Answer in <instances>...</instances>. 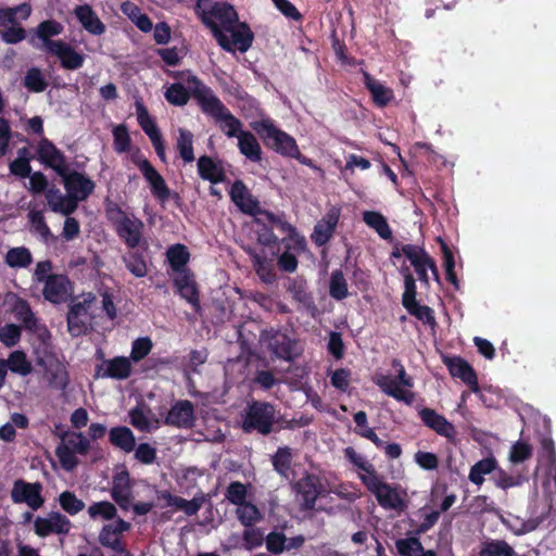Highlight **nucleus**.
<instances>
[{"label": "nucleus", "instance_id": "obj_1", "mask_svg": "<svg viewBox=\"0 0 556 556\" xmlns=\"http://www.w3.org/2000/svg\"><path fill=\"white\" fill-rule=\"evenodd\" d=\"M194 10L225 51L235 52L238 49L244 53L252 47L254 34L245 22L239 23L238 13L232 4L198 0Z\"/></svg>", "mask_w": 556, "mask_h": 556}, {"label": "nucleus", "instance_id": "obj_2", "mask_svg": "<svg viewBox=\"0 0 556 556\" xmlns=\"http://www.w3.org/2000/svg\"><path fill=\"white\" fill-rule=\"evenodd\" d=\"M188 83L192 84V97L197 101L201 111L219 123L220 130L229 138L238 137L243 131L242 123L237 118L230 110L214 93L213 89L206 86L195 75L188 77Z\"/></svg>", "mask_w": 556, "mask_h": 556}, {"label": "nucleus", "instance_id": "obj_3", "mask_svg": "<svg viewBox=\"0 0 556 556\" xmlns=\"http://www.w3.org/2000/svg\"><path fill=\"white\" fill-rule=\"evenodd\" d=\"M105 216L118 238L128 249H136L143 240V222L134 214L126 213L118 203L106 200Z\"/></svg>", "mask_w": 556, "mask_h": 556}, {"label": "nucleus", "instance_id": "obj_4", "mask_svg": "<svg viewBox=\"0 0 556 556\" xmlns=\"http://www.w3.org/2000/svg\"><path fill=\"white\" fill-rule=\"evenodd\" d=\"M252 128L262 138L264 144L276 153L300 160L301 152L295 139L279 129L270 118H263L252 123Z\"/></svg>", "mask_w": 556, "mask_h": 556}, {"label": "nucleus", "instance_id": "obj_5", "mask_svg": "<svg viewBox=\"0 0 556 556\" xmlns=\"http://www.w3.org/2000/svg\"><path fill=\"white\" fill-rule=\"evenodd\" d=\"M252 128L262 138L264 144L276 153L300 160L301 152L295 139L279 129L270 118H263L252 123Z\"/></svg>", "mask_w": 556, "mask_h": 556}, {"label": "nucleus", "instance_id": "obj_6", "mask_svg": "<svg viewBox=\"0 0 556 556\" xmlns=\"http://www.w3.org/2000/svg\"><path fill=\"white\" fill-rule=\"evenodd\" d=\"M278 414L279 410L274 404L253 400L248 403L242 416V430L245 433L256 432L262 435H268L275 431Z\"/></svg>", "mask_w": 556, "mask_h": 556}, {"label": "nucleus", "instance_id": "obj_7", "mask_svg": "<svg viewBox=\"0 0 556 556\" xmlns=\"http://www.w3.org/2000/svg\"><path fill=\"white\" fill-rule=\"evenodd\" d=\"M361 481L375 495L382 508L403 511L407 507L404 500L405 492H401L399 488L384 482L379 473L371 477H361Z\"/></svg>", "mask_w": 556, "mask_h": 556}, {"label": "nucleus", "instance_id": "obj_8", "mask_svg": "<svg viewBox=\"0 0 556 556\" xmlns=\"http://www.w3.org/2000/svg\"><path fill=\"white\" fill-rule=\"evenodd\" d=\"M260 341L279 359L292 361L296 354L293 351L295 340H292L287 332L281 329H263L260 334Z\"/></svg>", "mask_w": 556, "mask_h": 556}, {"label": "nucleus", "instance_id": "obj_9", "mask_svg": "<svg viewBox=\"0 0 556 556\" xmlns=\"http://www.w3.org/2000/svg\"><path fill=\"white\" fill-rule=\"evenodd\" d=\"M36 159L46 168H51L58 176L70 168L65 154L47 137H42L36 147Z\"/></svg>", "mask_w": 556, "mask_h": 556}, {"label": "nucleus", "instance_id": "obj_10", "mask_svg": "<svg viewBox=\"0 0 556 556\" xmlns=\"http://www.w3.org/2000/svg\"><path fill=\"white\" fill-rule=\"evenodd\" d=\"M132 163L148 181L152 195L161 203L168 201L170 198V189L151 162L143 156H134Z\"/></svg>", "mask_w": 556, "mask_h": 556}, {"label": "nucleus", "instance_id": "obj_11", "mask_svg": "<svg viewBox=\"0 0 556 556\" xmlns=\"http://www.w3.org/2000/svg\"><path fill=\"white\" fill-rule=\"evenodd\" d=\"M296 500L300 503L301 510H312L315 508L316 500L323 493V484L319 478L313 473H306L293 484Z\"/></svg>", "mask_w": 556, "mask_h": 556}, {"label": "nucleus", "instance_id": "obj_12", "mask_svg": "<svg viewBox=\"0 0 556 556\" xmlns=\"http://www.w3.org/2000/svg\"><path fill=\"white\" fill-rule=\"evenodd\" d=\"M60 177L66 192L74 199L77 205L79 201H85L94 191L96 184L84 173L68 168Z\"/></svg>", "mask_w": 556, "mask_h": 556}, {"label": "nucleus", "instance_id": "obj_13", "mask_svg": "<svg viewBox=\"0 0 556 556\" xmlns=\"http://www.w3.org/2000/svg\"><path fill=\"white\" fill-rule=\"evenodd\" d=\"M91 298L85 299L81 302L74 303L70 306L66 321H67V330L72 337H80L86 334L89 325L91 321V316L89 314V308L94 296L89 294Z\"/></svg>", "mask_w": 556, "mask_h": 556}, {"label": "nucleus", "instance_id": "obj_14", "mask_svg": "<svg viewBox=\"0 0 556 556\" xmlns=\"http://www.w3.org/2000/svg\"><path fill=\"white\" fill-rule=\"evenodd\" d=\"M41 483H30L23 479H17L14 481L13 488L11 490V500L15 504L25 503L33 510H37L45 503V498L41 495Z\"/></svg>", "mask_w": 556, "mask_h": 556}, {"label": "nucleus", "instance_id": "obj_15", "mask_svg": "<svg viewBox=\"0 0 556 556\" xmlns=\"http://www.w3.org/2000/svg\"><path fill=\"white\" fill-rule=\"evenodd\" d=\"M137 121L144 134L150 138L154 150L162 162H166L165 146L155 121L140 101H136Z\"/></svg>", "mask_w": 556, "mask_h": 556}, {"label": "nucleus", "instance_id": "obj_16", "mask_svg": "<svg viewBox=\"0 0 556 556\" xmlns=\"http://www.w3.org/2000/svg\"><path fill=\"white\" fill-rule=\"evenodd\" d=\"M418 416L427 428L434 431L438 435L445 438L448 442L455 443L457 430L455 426L445 418V416L430 407L420 408L418 410Z\"/></svg>", "mask_w": 556, "mask_h": 556}, {"label": "nucleus", "instance_id": "obj_17", "mask_svg": "<svg viewBox=\"0 0 556 556\" xmlns=\"http://www.w3.org/2000/svg\"><path fill=\"white\" fill-rule=\"evenodd\" d=\"M72 528L71 520L59 511H51L48 517H37L34 521V531L40 538L51 534H68Z\"/></svg>", "mask_w": 556, "mask_h": 556}, {"label": "nucleus", "instance_id": "obj_18", "mask_svg": "<svg viewBox=\"0 0 556 556\" xmlns=\"http://www.w3.org/2000/svg\"><path fill=\"white\" fill-rule=\"evenodd\" d=\"M130 527V523L122 518H117L113 523L104 525L99 533V543L115 553H124L126 547L122 541V534Z\"/></svg>", "mask_w": 556, "mask_h": 556}, {"label": "nucleus", "instance_id": "obj_19", "mask_svg": "<svg viewBox=\"0 0 556 556\" xmlns=\"http://www.w3.org/2000/svg\"><path fill=\"white\" fill-rule=\"evenodd\" d=\"M132 365L126 356H115L104 359L96 366V377L114 380H126L131 376Z\"/></svg>", "mask_w": 556, "mask_h": 556}, {"label": "nucleus", "instance_id": "obj_20", "mask_svg": "<svg viewBox=\"0 0 556 556\" xmlns=\"http://www.w3.org/2000/svg\"><path fill=\"white\" fill-rule=\"evenodd\" d=\"M164 424L179 429H191L195 424L194 406L189 400H179L168 410Z\"/></svg>", "mask_w": 556, "mask_h": 556}, {"label": "nucleus", "instance_id": "obj_21", "mask_svg": "<svg viewBox=\"0 0 556 556\" xmlns=\"http://www.w3.org/2000/svg\"><path fill=\"white\" fill-rule=\"evenodd\" d=\"M443 363L452 377L460 379L472 392L479 391L477 374L468 362L460 356H444Z\"/></svg>", "mask_w": 556, "mask_h": 556}, {"label": "nucleus", "instance_id": "obj_22", "mask_svg": "<svg viewBox=\"0 0 556 556\" xmlns=\"http://www.w3.org/2000/svg\"><path fill=\"white\" fill-rule=\"evenodd\" d=\"M404 255L410 262V265L414 267L415 273L421 285L426 288L430 287V280L428 276L430 255L425 250L424 247L416 244H404L403 245Z\"/></svg>", "mask_w": 556, "mask_h": 556}, {"label": "nucleus", "instance_id": "obj_23", "mask_svg": "<svg viewBox=\"0 0 556 556\" xmlns=\"http://www.w3.org/2000/svg\"><path fill=\"white\" fill-rule=\"evenodd\" d=\"M340 218V208L332 206L314 226L311 235L317 247H324L332 238Z\"/></svg>", "mask_w": 556, "mask_h": 556}, {"label": "nucleus", "instance_id": "obj_24", "mask_svg": "<svg viewBox=\"0 0 556 556\" xmlns=\"http://www.w3.org/2000/svg\"><path fill=\"white\" fill-rule=\"evenodd\" d=\"M70 279L62 274H52L43 283L42 295L52 304H61L68 295Z\"/></svg>", "mask_w": 556, "mask_h": 556}, {"label": "nucleus", "instance_id": "obj_25", "mask_svg": "<svg viewBox=\"0 0 556 556\" xmlns=\"http://www.w3.org/2000/svg\"><path fill=\"white\" fill-rule=\"evenodd\" d=\"M174 285L177 288L179 295L185 299L197 313H199L201 311L200 292L193 273L190 271L182 275H176L174 278Z\"/></svg>", "mask_w": 556, "mask_h": 556}, {"label": "nucleus", "instance_id": "obj_26", "mask_svg": "<svg viewBox=\"0 0 556 556\" xmlns=\"http://www.w3.org/2000/svg\"><path fill=\"white\" fill-rule=\"evenodd\" d=\"M231 201L239 210L248 215H255L258 210L260 202L251 194L242 180H236L230 189Z\"/></svg>", "mask_w": 556, "mask_h": 556}, {"label": "nucleus", "instance_id": "obj_27", "mask_svg": "<svg viewBox=\"0 0 556 556\" xmlns=\"http://www.w3.org/2000/svg\"><path fill=\"white\" fill-rule=\"evenodd\" d=\"M197 166L199 176L212 185L222 184L227 178L223 162L219 160L215 161L210 155L200 156Z\"/></svg>", "mask_w": 556, "mask_h": 556}, {"label": "nucleus", "instance_id": "obj_28", "mask_svg": "<svg viewBox=\"0 0 556 556\" xmlns=\"http://www.w3.org/2000/svg\"><path fill=\"white\" fill-rule=\"evenodd\" d=\"M64 26L61 22L50 18L40 22L36 29V37L42 42V47L47 53L54 49V45H60L63 40H53V37L61 35Z\"/></svg>", "mask_w": 556, "mask_h": 556}, {"label": "nucleus", "instance_id": "obj_29", "mask_svg": "<svg viewBox=\"0 0 556 556\" xmlns=\"http://www.w3.org/2000/svg\"><path fill=\"white\" fill-rule=\"evenodd\" d=\"M49 54L55 55L60 60L61 67L67 71L78 70L85 62V55L65 41L54 45V49Z\"/></svg>", "mask_w": 556, "mask_h": 556}, {"label": "nucleus", "instance_id": "obj_30", "mask_svg": "<svg viewBox=\"0 0 556 556\" xmlns=\"http://www.w3.org/2000/svg\"><path fill=\"white\" fill-rule=\"evenodd\" d=\"M111 496L123 509H127L131 501V485L128 471H122L114 476Z\"/></svg>", "mask_w": 556, "mask_h": 556}, {"label": "nucleus", "instance_id": "obj_31", "mask_svg": "<svg viewBox=\"0 0 556 556\" xmlns=\"http://www.w3.org/2000/svg\"><path fill=\"white\" fill-rule=\"evenodd\" d=\"M46 199L50 210L54 213L71 215L78 207L68 193L66 195L62 194L60 189L54 186L46 191Z\"/></svg>", "mask_w": 556, "mask_h": 556}, {"label": "nucleus", "instance_id": "obj_32", "mask_svg": "<svg viewBox=\"0 0 556 556\" xmlns=\"http://www.w3.org/2000/svg\"><path fill=\"white\" fill-rule=\"evenodd\" d=\"M376 384L383 393L392 396L396 401L403 402L406 405H412L415 401V393L409 390H404L397 382V379L390 376H381L376 380Z\"/></svg>", "mask_w": 556, "mask_h": 556}, {"label": "nucleus", "instance_id": "obj_33", "mask_svg": "<svg viewBox=\"0 0 556 556\" xmlns=\"http://www.w3.org/2000/svg\"><path fill=\"white\" fill-rule=\"evenodd\" d=\"M75 15L88 33L99 36L105 31V25L89 4L77 5Z\"/></svg>", "mask_w": 556, "mask_h": 556}, {"label": "nucleus", "instance_id": "obj_34", "mask_svg": "<svg viewBox=\"0 0 556 556\" xmlns=\"http://www.w3.org/2000/svg\"><path fill=\"white\" fill-rule=\"evenodd\" d=\"M364 84L370 92L374 103L379 108L387 106L394 98L393 90L374 79L368 73H364Z\"/></svg>", "mask_w": 556, "mask_h": 556}, {"label": "nucleus", "instance_id": "obj_35", "mask_svg": "<svg viewBox=\"0 0 556 556\" xmlns=\"http://www.w3.org/2000/svg\"><path fill=\"white\" fill-rule=\"evenodd\" d=\"M166 256L172 270L175 271L176 275H182L191 271L187 268V264L190 260V253L186 245L177 243L169 247L167 249Z\"/></svg>", "mask_w": 556, "mask_h": 556}, {"label": "nucleus", "instance_id": "obj_36", "mask_svg": "<svg viewBox=\"0 0 556 556\" xmlns=\"http://www.w3.org/2000/svg\"><path fill=\"white\" fill-rule=\"evenodd\" d=\"M109 439L112 445L129 453L136 447V438L134 432L126 426L113 427L109 432Z\"/></svg>", "mask_w": 556, "mask_h": 556}, {"label": "nucleus", "instance_id": "obj_37", "mask_svg": "<svg viewBox=\"0 0 556 556\" xmlns=\"http://www.w3.org/2000/svg\"><path fill=\"white\" fill-rule=\"evenodd\" d=\"M238 138V148L251 162H260L262 160V149L256 137L250 131H241Z\"/></svg>", "mask_w": 556, "mask_h": 556}, {"label": "nucleus", "instance_id": "obj_38", "mask_svg": "<svg viewBox=\"0 0 556 556\" xmlns=\"http://www.w3.org/2000/svg\"><path fill=\"white\" fill-rule=\"evenodd\" d=\"M285 229L281 233L286 235L282 239L279 240V248H283V250L293 251L296 253H302L306 249V240L303 236H301L296 228L289 224H282Z\"/></svg>", "mask_w": 556, "mask_h": 556}, {"label": "nucleus", "instance_id": "obj_39", "mask_svg": "<svg viewBox=\"0 0 556 556\" xmlns=\"http://www.w3.org/2000/svg\"><path fill=\"white\" fill-rule=\"evenodd\" d=\"M364 223L371 229H374L380 238L384 240L392 239V230L387 222V218L376 211H365L363 213Z\"/></svg>", "mask_w": 556, "mask_h": 556}, {"label": "nucleus", "instance_id": "obj_40", "mask_svg": "<svg viewBox=\"0 0 556 556\" xmlns=\"http://www.w3.org/2000/svg\"><path fill=\"white\" fill-rule=\"evenodd\" d=\"M236 516L240 523L245 528H251L263 519V515L258 507L251 502H244L238 505Z\"/></svg>", "mask_w": 556, "mask_h": 556}, {"label": "nucleus", "instance_id": "obj_41", "mask_svg": "<svg viewBox=\"0 0 556 556\" xmlns=\"http://www.w3.org/2000/svg\"><path fill=\"white\" fill-rule=\"evenodd\" d=\"M4 262L11 268H26L31 264L33 255L25 247L11 248L4 256Z\"/></svg>", "mask_w": 556, "mask_h": 556}, {"label": "nucleus", "instance_id": "obj_42", "mask_svg": "<svg viewBox=\"0 0 556 556\" xmlns=\"http://www.w3.org/2000/svg\"><path fill=\"white\" fill-rule=\"evenodd\" d=\"M5 371L10 369L14 374L27 376L31 372L33 367L23 351H13L8 359H4Z\"/></svg>", "mask_w": 556, "mask_h": 556}, {"label": "nucleus", "instance_id": "obj_43", "mask_svg": "<svg viewBox=\"0 0 556 556\" xmlns=\"http://www.w3.org/2000/svg\"><path fill=\"white\" fill-rule=\"evenodd\" d=\"M193 85L189 84V89H187L181 83H174L169 87H167L164 92V97L166 101L176 106H184L190 100L192 96L191 87Z\"/></svg>", "mask_w": 556, "mask_h": 556}, {"label": "nucleus", "instance_id": "obj_44", "mask_svg": "<svg viewBox=\"0 0 556 556\" xmlns=\"http://www.w3.org/2000/svg\"><path fill=\"white\" fill-rule=\"evenodd\" d=\"M497 462L494 457H486L477 462L469 471V480L481 485L484 482V475H489L496 469Z\"/></svg>", "mask_w": 556, "mask_h": 556}, {"label": "nucleus", "instance_id": "obj_45", "mask_svg": "<svg viewBox=\"0 0 556 556\" xmlns=\"http://www.w3.org/2000/svg\"><path fill=\"white\" fill-rule=\"evenodd\" d=\"M178 132L179 136L177 138L176 148L184 162L191 163L194 161L193 134L186 128H179Z\"/></svg>", "mask_w": 556, "mask_h": 556}, {"label": "nucleus", "instance_id": "obj_46", "mask_svg": "<svg viewBox=\"0 0 556 556\" xmlns=\"http://www.w3.org/2000/svg\"><path fill=\"white\" fill-rule=\"evenodd\" d=\"M31 14V5L23 2L15 7L0 8V27L8 23L15 22V16L20 15L22 21H26Z\"/></svg>", "mask_w": 556, "mask_h": 556}, {"label": "nucleus", "instance_id": "obj_47", "mask_svg": "<svg viewBox=\"0 0 556 556\" xmlns=\"http://www.w3.org/2000/svg\"><path fill=\"white\" fill-rule=\"evenodd\" d=\"M166 498L169 506L184 510L187 516L197 515L204 501L203 497H193L188 501L184 497L172 495L170 493H167Z\"/></svg>", "mask_w": 556, "mask_h": 556}, {"label": "nucleus", "instance_id": "obj_48", "mask_svg": "<svg viewBox=\"0 0 556 556\" xmlns=\"http://www.w3.org/2000/svg\"><path fill=\"white\" fill-rule=\"evenodd\" d=\"M27 217L31 230L39 235L42 241L48 242L50 239L54 238L46 222L42 211L30 210Z\"/></svg>", "mask_w": 556, "mask_h": 556}, {"label": "nucleus", "instance_id": "obj_49", "mask_svg": "<svg viewBox=\"0 0 556 556\" xmlns=\"http://www.w3.org/2000/svg\"><path fill=\"white\" fill-rule=\"evenodd\" d=\"M253 265L256 275L263 282L271 285L276 281L277 276L271 260H267L266 257L255 254L253 256Z\"/></svg>", "mask_w": 556, "mask_h": 556}, {"label": "nucleus", "instance_id": "obj_50", "mask_svg": "<svg viewBox=\"0 0 556 556\" xmlns=\"http://www.w3.org/2000/svg\"><path fill=\"white\" fill-rule=\"evenodd\" d=\"M329 294L337 301H342L349 295L346 279L342 270L336 269L331 273L329 281Z\"/></svg>", "mask_w": 556, "mask_h": 556}, {"label": "nucleus", "instance_id": "obj_51", "mask_svg": "<svg viewBox=\"0 0 556 556\" xmlns=\"http://www.w3.org/2000/svg\"><path fill=\"white\" fill-rule=\"evenodd\" d=\"M13 312L15 318L22 323L25 329L30 331H35L37 329V318L35 317L27 301L20 300L14 305Z\"/></svg>", "mask_w": 556, "mask_h": 556}, {"label": "nucleus", "instance_id": "obj_52", "mask_svg": "<svg viewBox=\"0 0 556 556\" xmlns=\"http://www.w3.org/2000/svg\"><path fill=\"white\" fill-rule=\"evenodd\" d=\"M58 502L63 511L75 516L85 508V502L77 497L73 491H63L59 494Z\"/></svg>", "mask_w": 556, "mask_h": 556}, {"label": "nucleus", "instance_id": "obj_53", "mask_svg": "<svg viewBox=\"0 0 556 556\" xmlns=\"http://www.w3.org/2000/svg\"><path fill=\"white\" fill-rule=\"evenodd\" d=\"M400 273L404 278V292L402 294V305L406 306L414 302H417L416 279L407 266H403Z\"/></svg>", "mask_w": 556, "mask_h": 556}, {"label": "nucleus", "instance_id": "obj_54", "mask_svg": "<svg viewBox=\"0 0 556 556\" xmlns=\"http://www.w3.org/2000/svg\"><path fill=\"white\" fill-rule=\"evenodd\" d=\"M479 556H515V549L504 540H492L483 544Z\"/></svg>", "mask_w": 556, "mask_h": 556}, {"label": "nucleus", "instance_id": "obj_55", "mask_svg": "<svg viewBox=\"0 0 556 556\" xmlns=\"http://www.w3.org/2000/svg\"><path fill=\"white\" fill-rule=\"evenodd\" d=\"M292 454L288 446L278 447L271 458L274 469L282 477H287L291 468Z\"/></svg>", "mask_w": 556, "mask_h": 556}, {"label": "nucleus", "instance_id": "obj_56", "mask_svg": "<svg viewBox=\"0 0 556 556\" xmlns=\"http://www.w3.org/2000/svg\"><path fill=\"white\" fill-rule=\"evenodd\" d=\"M10 26L0 31V38L7 45H16L26 39V29L17 22L9 23Z\"/></svg>", "mask_w": 556, "mask_h": 556}, {"label": "nucleus", "instance_id": "obj_57", "mask_svg": "<svg viewBox=\"0 0 556 556\" xmlns=\"http://www.w3.org/2000/svg\"><path fill=\"white\" fill-rule=\"evenodd\" d=\"M24 86L31 92H42L47 89L48 83L38 67H31L24 77Z\"/></svg>", "mask_w": 556, "mask_h": 556}, {"label": "nucleus", "instance_id": "obj_58", "mask_svg": "<svg viewBox=\"0 0 556 556\" xmlns=\"http://www.w3.org/2000/svg\"><path fill=\"white\" fill-rule=\"evenodd\" d=\"M265 545L268 554L280 555L286 552L287 536L282 531L274 529L265 536Z\"/></svg>", "mask_w": 556, "mask_h": 556}, {"label": "nucleus", "instance_id": "obj_59", "mask_svg": "<svg viewBox=\"0 0 556 556\" xmlns=\"http://www.w3.org/2000/svg\"><path fill=\"white\" fill-rule=\"evenodd\" d=\"M344 456L354 466H356L358 469L365 472L363 475H359V478L371 477L372 475L378 473L374 465L366 460L362 455H359L353 447H346L344 450Z\"/></svg>", "mask_w": 556, "mask_h": 556}, {"label": "nucleus", "instance_id": "obj_60", "mask_svg": "<svg viewBox=\"0 0 556 556\" xmlns=\"http://www.w3.org/2000/svg\"><path fill=\"white\" fill-rule=\"evenodd\" d=\"M90 518L97 519L101 517L104 520H112L117 515V509L114 504L108 501L96 502L88 507Z\"/></svg>", "mask_w": 556, "mask_h": 556}, {"label": "nucleus", "instance_id": "obj_61", "mask_svg": "<svg viewBox=\"0 0 556 556\" xmlns=\"http://www.w3.org/2000/svg\"><path fill=\"white\" fill-rule=\"evenodd\" d=\"M395 547L401 556H419L424 551L418 538L399 539L395 541Z\"/></svg>", "mask_w": 556, "mask_h": 556}, {"label": "nucleus", "instance_id": "obj_62", "mask_svg": "<svg viewBox=\"0 0 556 556\" xmlns=\"http://www.w3.org/2000/svg\"><path fill=\"white\" fill-rule=\"evenodd\" d=\"M49 383L56 390L64 391L68 383L70 377L66 368L62 364H56L48 369Z\"/></svg>", "mask_w": 556, "mask_h": 556}, {"label": "nucleus", "instance_id": "obj_63", "mask_svg": "<svg viewBox=\"0 0 556 556\" xmlns=\"http://www.w3.org/2000/svg\"><path fill=\"white\" fill-rule=\"evenodd\" d=\"M127 269L136 277H144L148 273L144 257L139 252H129L124 258Z\"/></svg>", "mask_w": 556, "mask_h": 556}, {"label": "nucleus", "instance_id": "obj_64", "mask_svg": "<svg viewBox=\"0 0 556 556\" xmlns=\"http://www.w3.org/2000/svg\"><path fill=\"white\" fill-rule=\"evenodd\" d=\"M153 348L152 340L149 337L136 339L131 344L130 362L138 363L147 357Z\"/></svg>", "mask_w": 556, "mask_h": 556}]
</instances>
